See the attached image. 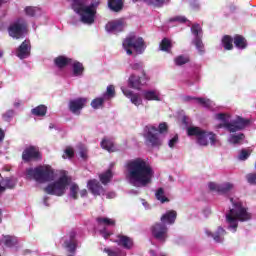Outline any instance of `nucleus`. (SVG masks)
Returning a JSON list of instances; mask_svg holds the SVG:
<instances>
[{
  "label": "nucleus",
  "instance_id": "5701e85b",
  "mask_svg": "<svg viewBox=\"0 0 256 256\" xmlns=\"http://www.w3.org/2000/svg\"><path fill=\"white\" fill-rule=\"evenodd\" d=\"M177 219V212L175 210L167 211L164 215L161 216V223L164 225H173Z\"/></svg>",
  "mask_w": 256,
  "mask_h": 256
},
{
  "label": "nucleus",
  "instance_id": "7ed1b4c3",
  "mask_svg": "<svg viewBox=\"0 0 256 256\" xmlns=\"http://www.w3.org/2000/svg\"><path fill=\"white\" fill-rule=\"evenodd\" d=\"M215 119L222 122V124L216 126V129L224 128L226 131H228V133H237V131H243V129H247V127L251 125V120L249 118L236 116L230 120L231 116L225 113L216 114Z\"/></svg>",
  "mask_w": 256,
  "mask_h": 256
},
{
  "label": "nucleus",
  "instance_id": "c9c22d12",
  "mask_svg": "<svg viewBox=\"0 0 256 256\" xmlns=\"http://www.w3.org/2000/svg\"><path fill=\"white\" fill-rule=\"evenodd\" d=\"M32 115H35L36 117H45L47 115V106L45 105H39L36 108L32 109Z\"/></svg>",
  "mask_w": 256,
  "mask_h": 256
},
{
  "label": "nucleus",
  "instance_id": "b1692460",
  "mask_svg": "<svg viewBox=\"0 0 256 256\" xmlns=\"http://www.w3.org/2000/svg\"><path fill=\"white\" fill-rule=\"evenodd\" d=\"M205 233L207 237H213L216 243H223V237H225L227 232L222 227H218V230L216 231L215 234H212V232L209 230H205Z\"/></svg>",
  "mask_w": 256,
  "mask_h": 256
},
{
  "label": "nucleus",
  "instance_id": "aec40b11",
  "mask_svg": "<svg viewBox=\"0 0 256 256\" xmlns=\"http://www.w3.org/2000/svg\"><path fill=\"white\" fill-rule=\"evenodd\" d=\"M126 26L127 24H125L123 19H118L106 24L105 29L107 33H121V31H124Z\"/></svg>",
  "mask_w": 256,
  "mask_h": 256
},
{
  "label": "nucleus",
  "instance_id": "cd10ccee",
  "mask_svg": "<svg viewBox=\"0 0 256 256\" xmlns=\"http://www.w3.org/2000/svg\"><path fill=\"white\" fill-rule=\"evenodd\" d=\"M16 182L9 178H3L0 175V195L1 193H5L6 189H13L15 187Z\"/></svg>",
  "mask_w": 256,
  "mask_h": 256
},
{
  "label": "nucleus",
  "instance_id": "1a4fd4ad",
  "mask_svg": "<svg viewBox=\"0 0 256 256\" xmlns=\"http://www.w3.org/2000/svg\"><path fill=\"white\" fill-rule=\"evenodd\" d=\"M69 187V177L66 175L61 176L54 182L50 183L45 191L48 195H55L56 197H63Z\"/></svg>",
  "mask_w": 256,
  "mask_h": 256
},
{
  "label": "nucleus",
  "instance_id": "ea45409f",
  "mask_svg": "<svg viewBox=\"0 0 256 256\" xmlns=\"http://www.w3.org/2000/svg\"><path fill=\"white\" fill-rule=\"evenodd\" d=\"M69 193L68 196L70 199H77V195L79 193V186L75 183L69 184Z\"/></svg>",
  "mask_w": 256,
  "mask_h": 256
},
{
  "label": "nucleus",
  "instance_id": "c756f323",
  "mask_svg": "<svg viewBox=\"0 0 256 256\" xmlns=\"http://www.w3.org/2000/svg\"><path fill=\"white\" fill-rule=\"evenodd\" d=\"M54 63L58 69H64V67L73 63V59L68 58L67 56H58L54 59Z\"/></svg>",
  "mask_w": 256,
  "mask_h": 256
},
{
  "label": "nucleus",
  "instance_id": "69168bd1",
  "mask_svg": "<svg viewBox=\"0 0 256 256\" xmlns=\"http://www.w3.org/2000/svg\"><path fill=\"white\" fill-rule=\"evenodd\" d=\"M47 201H48V198L45 197V198H44V205H46V207H49V203H47Z\"/></svg>",
  "mask_w": 256,
  "mask_h": 256
},
{
  "label": "nucleus",
  "instance_id": "473e14b6",
  "mask_svg": "<svg viewBox=\"0 0 256 256\" xmlns=\"http://www.w3.org/2000/svg\"><path fill=\"white\" fill-rule=\"evenodd\" d=\"M102 149H105L108 151V153H114V151H117V147L115 146V143L108 138H104L101 142Z\"/></svg>",
  "mask_w": 256,
  "mask_h": 256
},
{
  "label": "nucleus",
  "instance_id": "dca6fc26",
  "mask_svg": "<svg viewBox=\"0 0 256 256\" xmlns=\"http://www.w3.org/2000/svg\"><path fill=\"white\" fill-rule=\"evenodd\" d=\"M22 159L26 163H29V161H37L41 159V152H39V148L35 146H30L24 149L22 153Z\"/></svg>",
  "mask_w": 256,
  "mask_h": 256
},
{
  "label": "nucleus",
  "instance_id": "13d9d810",
  "mask_svg": "<svg viewBox=\"0 0 256 256\" xmlns=\"http://www.w3.org/2000/svg\"><path fill=\"white\" fill-rule=\"evenodd\" d=\"M67 1H70L71 2V9H74L75 5L76 7L82 3L84 0H67Z\"/></svg>",
  "mask_w": 256,
  "mask_h": 256
},
{
  "label": "nucleus",
  "instance_id": "8fccbe9b",
  "mask_svg": "<svg viewBox=\"0 0 256 256\" xmlns=\"http://www.w3.org/2000/svg\"><path fill=\"white\" fill-rule=\"evenodd\" d=\"M130 67L134 71H140L141 75H143V73H145V71H143V64H141V63H133L130 65Z\"/></svg>",
  "mask_w": 256,
  "mask_h": 256
},
{
  "label": "nucleus",
  "instance_id": "3c124183",
  "mask_svg": "<svg viewBox=\"0 0 256 256\" xmlns=\"http://www.w3.org/2000/svg\"><path fill=\"white\" fill-rule=\"evenodd\" d=\"M249 155H251V152H250V151H248V150H242V151L240 152L239 156H238V159H239L240 161H245V160L249 157Z\"/></svg>",
  "mask_w": 256,
  "mask_h": 256
},
{
  "label": "nucleus",
  "instance_id": "f3484780",
  "mask_svg": "<svg viewBox=\"0 0 256 256\" xmlns=\"http://www.w3.org/2000/svg\"><path fill=\"white\" fill-rule=\"evenodd\" d=\"M148 80L149 78L145 72H142L141 76L132 74L128 79V85L132 89H141V87H143V85H145Z\"/></svg>",
  "mask_w": 256,
  "mask_h": 256
},
{
  "label": "nucleus",
  "instance_id": "6e6d98bb",
  "mask_svg": "<svg viewBox=\"0 0 256 256\" xmlns=\"http://www.w3.org/2000/svg\"><path fill=\"white\" fill-rule=\"evenodd\" d=\"M104 251H105V253L108 254V256H121V254L119 252H115L109 248H106Z\"/></svg>",
  "mask_w": 256,
  "mask_h": 256
},
{
  "label": "nucleus",
  "instance_id": "4c0bfd02",
  "mask_svg": "<svg viewBox=\"0 0 256 256\" xmlns=\"http://www.w3.org/2000/svg\"><path fill=\"white\" fill-rule=\"evenodd\" d=\"M102 97L106 100V101H110V99H113V97H115V86L113 85H109L106 88V92H104L102 94Z\"/></svg>",
  "mask_w": 256,
  "mask_h": 256
},
{
  "label": "nucleus",
  "instance_id": "f257e3e1",
  "mask_svg": "<svg viewBox=\"0 0 256 256\" xmlns=\"http://www.w3.org/2000/svg\"><path fill=\"white\" fill-rule=\"evenodd\" d=\"M154 176L153 166L147 159L134 158L125 164V178L133 187H147Z\"/></svg>",
  "mask_w": 256,
  "mask_h": 256
},
{
  "label": "nucleus",
  "instance_id": "412c9836",
  "mask_svg": "<svg viewBox=\"0 0 256 256\" xmlns=\"http://www.w3.org/2000/svg\"><path fill=\"white\" fill-rule=\"evenodd\" d=\"M16 55L19 59H27L31 55V42L25 40L18 48Z\"/></svg>",
  "mask_w": 256,
  "mask_h": 256
},
{
  "label": "nucleus",
  "instance_id": "f704fd0d",
  "mask_svg": "<svg viewBox=\"0 0 256 256\" xmlns=\"http://www.w3.org/2000/svg\"><path fill=\"white\" fill-rule=\"evenodd\" d=\"M234 45L237 49H245L247 47V40L241 35H236L234 37Z\"/></svg>",
  "mask_w": 256,
  "mask_h": 256
},
{
  "label": "nucleus",
  "instance_id": "ddd939ff",
  "mask_svg": "<svg viewBox=\"0 0 256 256\" xmlns=\"http://www.w3.org/2000/svg\"><path fill=\"white\" fill-rule=\"evenodd\" d=\"M191 33L195 37L193 44L195 45L197 51H199V53H205V45H203V41H201V37H203V30L201 29V25L194 24L191 27Z\"/></svg>",
  "mask_w": 256,
  "mask_h": 256
},
{
  "label": "nucleus",
  "instance_id": "9b49d317",
  "mask_svg": "<svg viewBox=\"0 0 256 256\" xmlns=\"http://www.w3.org/2000/svg\"><path fill=\"white\" fill-rule=\"evenodd\" d=\"M96 221L98 223L100 235H102V237L105 239H109V237H111L113 233H111V231H109L107 228L115 227V219L107 217H98Z\"/></svg>",
  "mask_w": 256,
  "mask_h": 256
},
{
  "label": "nucleus",
  "instance_id": "338daca9",
  "mask_svg": "<svg viewBox=\"0 0 256 256\" xmlns=\"http://www.w3.org/2000/svg\"><path fill=\"white\" fill-rule=\"evenodd\" d=\"M0 57H3V51L0 50Z\"/></svg>",
  "mask_w": 256,
  "mask_h": 256
},
{
  "label": "nucleus",
  "instance_id": "a211bd4d",
  "mask_svg": "<svg viewBox=\"0 0 256 256\" xmlns=\"http://www.w3.org/2000/svg\"><path fill=\"white\" fill-rule=\"evenodd\" d=\"M85 105H87V98H76L69 101L68 107L74 115H81Z\"/></svg>",
  "mask_w": 256,
  "mask_h": 256
},
{
  "label": "nucleus",
  "instance_id": "6e6552de",
  "mask_svg": "<svg viewBox=\"0 0 256 256\" xmlns=\"http://www.w3.org/2000/svg\"><path fill=\"white\" fill-rule=\"evenodd\" d=\"M123 48L127 55H133V51L138 55H141L145 51V41L143 38L137 37L135 35L128 36L123 42ZM133 49V51H132Z\"/></svg>",
  "mask_w": 256,
  "mask_h": 256
},
{
  "label": "nucleus",
  "instance_id": "603ef678",
  "mask_svg": "<svg viewBox=\"0 0 256 256\" xmlns=\"http://www.w3.org/2000/svg\"><path fill=\"white\" fill-rule=\"evenodd\" d=\"M179 143V136L174 135L169 141H168V147L173 149L175 147V144Z\"/></svg>",
  "mask_w": 256,
  "mask_h": 256
},
{
  "label": "nucleus",
  "instance_id": "052dcab7",
  "mask_svg": "<svg viewBox=\"0 0 256 256\" xmlns=\"http://www.w3.org/2000/svg\"><path fill=\"white\" fill-rule=\"evenodd\" d=\"M3 139H5V132L0 129V142L3 141Z\"/></svg>",
  "mask_w": 256,
  "mask_h": 256
},
{
  "label": "nucleus",
  "instance_id": "864d4df0",
  "mask_svg": "<svg viewBox=\"0 0 256 256\" xmlns=\"http://www.w3.org/2000/svg\"><path fill=\"white\" fill-rule=\"evenodd\" d=\"M246 179L250 185H256V174L251 173L246 176Z\"/></svg>",
  "mask_w": 256,
  "mask_h": 256
},
{
  "label": "nucleus",
  "instance_id": "9d476101",
  "mask_svg": "<svg viewBox=\"0 0 256 256\" xmlns=\"http://www.w3.org/2000/svg\"><path fill=\"white\" fill-rule=\"evenodd\" d=\"M8 33L13 39H23L27 33V21L24 18H17L10 24Z\"/></svg>",
  "mask_w": 256,
  "mask_h": 256
},
{
  "label": "nucleus",
  "instance_id": "2eb2a0df",
  "mask_svg": "<svg viewBox=\"0 0 256 256\" xmlns=\"http://www.w3.org/2000/svg\"><path fill=\"white\" fill-rule=\"evenodd\" d=\"M169 229L163 222L157 223L152 227V235L157 239L158 241H161L162 243L167 241L168 234L167 232Z\"/></svg>",
  "mask_w": 256,
  "mask_h": 256
},
{
  "label": "nucleus",
  "instance_id": "a878e982",
  "mask_svg": "<svg viewBox=\"0 0 256 256\" xmlns=\"http://www.w3.org/2000/svg\"><path fill=\"white\" fill-rule=\"evenodd\" d=\"M75 232H70V239L64 242V247L69 253L77 251V240H75Z\"/></svg>",
  "mask_w": 256,
  "mask_h": 256
},
{
  "label": "nucleus",
  "instance_id": "7c9ffc66",
  "mask_svg": "<svg viewBox=\"0 0 256 256\" xmlns=\"http://www.w3.org/2000/svg\"><path fill=\"white\" fill-rule=\"evenodd\" d=\"M191 100L195 101V103H198V105H202V107L211 108L213 107V105H215L213 101L207 98H191L190 96L186 97V101H191Z\"/></svg>",
  "mask_w": 256,
  "mask_h": 256
},
{
  "label": "nucleus",
  "instance_id": "bf43d9fd",
  "mask_svg": "<svg viewBox=\"0 0 256 256\" xmlns=\"http://www.w3.org/2000/svg\"><path fill=\"white\" fill-rule=\"evenodd\" d=\"M182 123H183L184 125H189V118H188L187 116H183V118H182Z\"/></svg>",
  "mask_w": 256,
  "mask_h": 256
},
{
  "label": "nucleus",
  "instance_id": "de8ad7c7",
  "mask_svg": "<svg viewBox=\"0 0 256 256\" xmlns=\"http://www.w3.org/2000/svg\"><path fill=\"white\" fill-rule=\"evenodd\" d=\"M144 3H147V5H155V7H161L163 3H165V0H143Z\"/></svg>",
  "mask_w": 256,
  "mask_h": 256
},
{
  "label": "nucleus",
  "instance_id": "423d86ee",
  "mask_svg": "<svg viewBox=\"0 0 256 256\" xmlns=\"http://www.w3.org/2000/svg\"><path fill=\"white\" fill-rule=\"evenodd\" d=\"M167 123L159 124V127L148 125L144 128V139L148 147H161L163 140L159 137V134L166 133Z\"/></svg>",
  "mask_w": 256,
  "mask_h": 256
},
{
  "label": "nucleus",
  "instance_id": "72a5a7b5",
  "mask_svg": "<svg viewBox=\"0 0 256 256\" xmlns=\"http://www.w3.org/2000/svg\"><path fill=\"white\" fill-rule=\"evenodd\" d=\"M108 7L111 11H115L116 13L123 9V1L121 0H109Z\"/></svg>",
  "mask_w": 256,
  "mask_h": 256
},
{
  "label": "nucleus",
  "instance_id": "bb28decb",
  "mask_svg": "<svg viewBox=\"0 0 256 256\" xmlns=\"http://www.w3.org/2000/svg\"><path fill=\"white\" fill-rule=\"evenodd\" d=\"M72 66V75L73 77H83V72L85 71V68L83 67V64L77 60H72V63L70 64Z\"/></svg>",
  "mask_w": 256,
  "mask_h": 256
},
{
  "label": "nucleus",
  "instance_id": "e2e57ef3",
  "mask_svg": "<svg viewBox=\"0 0 256 256\" xmlns=\"http://www.w3.org/2000/svg\"><path fill=\"white\" fill-rule=\"evenodd\" d=\"M81 197H87V191L85 189L80 191Z\"/></svg>",
  "mask_w": 256,
  "mask_h": 256
},
{
  "label": "nucleus",
  "instance_id": "a19ab883",
  "mask_svg": "<svg viewBox=\"0 0 256 256\" xmlns=\"http://www.w3.org/2000/svg\"><path fill=\"white\" fill-rule=\"evenodd\" d=\"M105 101H107V100L103 96L95 98L91 102L92 109H101V107H103V103H105Z\"/></svg>",
  "mask_w": 256,
  "mask_h": 256
},
{
  "label": "nucleus",
  "instance_id": "0e129e2a",
  "mask_svg": "<svg viewBox=\"0 0 256 256\" xmlns=\"http://www.w3.org/2000/svg\"><path fill=\"white\" fill-rule=\"evenodd\" d=\"M142 205L145 207V209L149 208V205L147 204V202H145V200H142Z\"/></svg>",
  "mask_w": 256,
  "mask_h": 256
},
{
  "label": "nucleus",
  "instance_id": "09e8293b",
  "mask_svg": "<svg viewBox=\"0 0 256 256\" xmlns=\"http://www.w3.org/2000/svg\"><path fill=\"white\" fill-rule=\"evenodd\" d=\"M170 21L173 22H177V23H190L189 20H187V18L185 16H175L173 18L170 19Z\"/></svg>",
  "mask_w": 256,
  "mask_h": 256
},
{
  "label": "nucleus",
  "instance_id": "f8f14e48",
  "mask_svg": "<svg viewBox=\"0 0 256 256\" xmlns=\"http://www.w3.org/2000/svg\"><path fill=\"white\" fill-rule=\"evenodd\" d=\"M87 187L89 191H91V193L94 195H106V199H115V197H117V194H115V192H108L105 194V189H103V186H101V184H99V181L97 180L88 181Z\"/></svg>",
  "mask_w": 256,
  "mask_h": 256
},
{
  "label": "nucleus",
  "instance_id": "6ab92c4d",
  "mask_svg": "<svg viewBox=\"0 0 256 256\" xmlns=\"http://www.w3.org/2000/svg\"><path fill=\"white\" fill-rule=\"evenodd\" d=\"M121 91H122L123 95H125V97H127V99L130 100L132 105H135V107H139V106L143 105V98L141 97V95L139 93H135L123 86L121 87Z\"/></svg>",
  "mask_w": 256,
  "mask_h": 256
},
{
  "label": "nucleus",
  "instance_id": "4468645a",
  "mask_svg": "<svg viewBox=\"0 0 256 256\" xmlns=\"http://www.w3.org/2000/svg\"><path fill=\"white\" fill-rule=\"evenodd\" d=\"M208 189L214 191V193H219L220 195H227V193L235 189V185L230 182H224L222 184H217L215 182L208 183Z\"/></svg>",
  "mask_w": 256,
  "mask_h": 256
},
{
  "label": "nucleus",
  "instance_id": "37998d69",
  "mask_svg": "<svg viewBox=\"0 0 256 256\" xmlns=\"http://www.w3.org/2000/svg\"><path fill=\"white\" fill-rule=\"evenodd\" d=\"M24 11L28 17H35V15H39V13H41V9L33 6L26 7Z\"/></svg>",
  "mask_w": 256,
  "mask_h": 256
},
{
  "label": "nucleus",
  "instance_id": "39448f33",
  "mask_svg": "<svg viewBox=\"0 0 256 256\" xmlns=\"http://www.w3.org/2000/svg\"><path fill=\"white\" fill-rule=\"evenodd\" d=\"M187 134L189 137H196V141L201 147H207L209 145V141L210 145H217V143H219L215 133L205 131L197 126L187 127Z\"/></svg>",
  "mask_w": 256,
  "mask_h": 256
},
{
  "label": "nucleus",
  "instance_id": "e433bc0d",
  "mask_svg": "<svg viewBox=\"0 0 256 256\" xmlns=\"http://www.w3.org/2000/svg\"><path fill=\"white\" fill-rule=\"evenodd\" d=\"M221 45L226 51H231V49H233V38L227 35L224 36L222 38Z\"/></svg>",
  "mask_w": 256,
  "mask_h": 256
},
{
  "label": "nucleus",
  "instance_id": "c85d7f7f",
  "mask_svg": "<svg viewBox=\"0 0 256 256\" xmlns=\"http://www.w3.org/2000/svg\"><path fill=\"white\" fill-rule=\"evenodd\" d=\"M17 243L18 240L15 236L2 235L0 238V245H5V247H15Z\"/></svg>",
  "mask_w": 256,
  "mask_h": 256
},
{
  "label": "nucleus",
  "instance_id": "2f4dec72",
  "mask_svg": "<svg viewBox=\"0 0 256 256\" xmlns=\"http://www.w3.org/2000/svg\"><path fill=\"white\" fill-rule=\"evenodd\" d=\"M245 141V134L239 133V134H230L228 137V142L231 145H241Z\"/></svg>",
  "mask_w": 256,
  "mask_h": 256
},
{
  "label": "nucleus",
  "instance_id": "4be33fe9",
  "mask_svg": "<svg viewBox=\"0 0 256 256\" xmlns=\"http://www.w3.org/2000/svg\"><path fill=\"white\" fill-rule=\"evenodd\" d=\"M142 97L145 101H163V96L159 90H145Z\"/></svg>",
  "mask_w": 256,
  "mask_h": 256
},
{
  "label": "nucleus",
  "instance_id": "680f3d73",
  "mask_svg": "<svg viewBox=\"0 0 256 256\" xmlns=\"http://www.w3.org/2000/svg\"><path fill=\"white\" fill-rule=\"evenodd\" d=\"M191 7H192V9H199V4H198V2L192 3V4H191Z\"/></svg>",
  "mask_w": 256,
  "mask_h": 256
},
{
  "label": "nucleus",
  "instance_id": "49530a36",
  "mask_svg": "<svg viewBox=\"0 0 256 256\" xmlns=\"http://www.w3.org/2000/svg\"><path fill=\"white\" fill-rule=\"evenodd\" d=\"M176 65H185V63H189V58L187 56H178L175 58Z\"/></svg>",
  "mask_w": 256,
  "mask_h": 256
},
{
  "label": "nucleus",
  "instance_id": "79ce46f5",
  "mask_svg": "<svg viewBox=\"0 0 256 256\" xmlns=\"http://www.w3.org/2000/svg\"><path fill=\"white\" fill-rule=\"evenodd\" d=\"M171 47L173 45L171 44V40L164 38L160 43V51H165L166 53H169L171 51Z\"/></svg>",
  "mask_w": 256,
  "mask_h": 256
},
{
  "label": "nucleus",
  "instance_id": "4d7b16f0",
  "mask_svg": "<svg viewBox=\"0 0 256 256\" xmlns=\"http://www.w3.org/2000/svg\"><path fill=\"white\" fill-rule=\"evenodd\" d=\"M15 112H13V110H10L8 112H6L4 115H3V119L5 121H9V119H11V117H13Z\"/></svg>",
  "mask_w": 256,
  "mask_h": 256
},
{
  "label": "nucleus",
  "instance_id": "f03ea898",
  "mask_svg": "<svg viewBox=\"0 0 256 256\" xmlns=\"http://www.w3.org/2000/svg\"><path fill=\"white\" fill-rule=\"evenodd\" d=\"M231 203L230 209L226 212V223L228 229L231 231H237L239 227V221L245 222L251 219V213L247 210V207L243 205V202L239 198H229Z\"/></svg>",
  "mask_w": 256,
  "mask_h": 256
},
{
  "label": "nucleus",
  "instance_id": "c03bdc74",
  "mask_svg": "<svg viewBox=\"0 0 256 256\" xmlns=\"http://www.w3.org/2000/svg\"><path fill=\"white\" fill-rule=\"evenodd\" d=\"M155 195H156V199H158V201H161V203H165V201H169V199L165 197V192L163 191V188H159Z\"/></svg>",
  "mask_w": 256,
  "mask_h": 256
},
{
  "label": "nucleus",
  "instance_id": "58836bf2",
  "mask_svg": "<svg viewBox=\"0 0 256 256\" xmlns=\"http://www.w3.org/2000/svg\"><path fill=\"white\" fill-rule=\"evenodd\" d=\"M99 177L102 185H107V183H109V181H111V179L113 178V173L111 172V170H107L106 172L100 174Z\"/></svg>",
  "mask_w": 256,
  "mask_h": 256
},
{
  "label": "nucleus",
  "instance_id": "393cba45",
  "mask_svg": "<svg viewBox=\"0 0 256 256\" xmlns=\"http://www.w3.org/2000/svg\"><path fill=\"white\" fill-rule=\"evenodd\" d=\"M116 243L121 247H124V249H133V239L128 236L118 235Z\"/></svg>",
  "mask_w": 256,
  "mask_h": 256
},
{
  "label": "nucleus",
  "instance_id": "5fc2aeb1",
  "mask_svg": "<svg viewBox=\"0 0 256 256\" xmlns=\"http://www.w3.org/2000/svg\"><path fill=\"white\" fill-rule=\"evenodd\" d=\"M80 157L82 159H86L87 158V148L85 146H80Z\"/></svg>",
  "mask_w": 256,
  "mask_h": 256
},
{
  "label": "nucleus",
  "instance_id": "a18cd8bd",
  "mask_svg": "<svg viewBox=\"0 0 256 256\" xmlns=\"http://www.w3.org/2000/svg\"><path fill=\"white\" fill-rule=\"evenodd\" d=\"M75 155V151L71 147H67L63 154V159H71Z\"/></svg>",
  "mask_w": 256,
  "mask_h": 256
},
{
  "label": "nucleus",
  "instance_id": "20e7f679",
  "mask_svg": "<svg viewBox=\"0 0 256 256\" xmlns=\"http://www.w3.org/2000/svg\"><path fill=\"white\" fill-rule=\"evenodd\" d=\"M99 7V1L91 2L87 5L85 0L78 5H74V13H77L80 17L81 23L84 25H93L95 23V17L97 16V8Z\"/></svg>",
  "mask_w": 256,
  "mask_h": 256
},
{
  "label": "nucleus",
  "instance_id": "774afa93",
  "mask_svg": "<svg viewBox=\"0 0 256 256\" xmlns=\"http://www.w3.org/2000/svg\"><path fill=\"white\" fill-rule=\"evenodd\" d=\"M14 105H15V107H19V103H15Z\"/></svg>",
  "mask_w": 256,
  "mask_h": 256
},
{
  "label": "nucleus",
  "instance_id": "0eeeda50",
  "mask_svg": "<svg viewBox=\"0 0 256 256\" xmlns=\"http://www.w3.org/2000/svg\"><path fill=\"white\" fill-rule=\"evenodd\" d=\"M26 177L28 179H34L37 183H47L53 181L55 176L51 166H39L27 169Z\"/></svg>",
  "mask_w": 256,
  "mask_h": 256
}]
</instances>
